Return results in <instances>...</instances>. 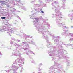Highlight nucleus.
<instances>
[{
    "mask_svg": "<svg viewBox=\"0 0 73 73\" xmlns=\"http://www.w3.org/2000/svg\"><path fill=\"white\" fill-rule=\"evenodd\" d=\"M1 19H2L3 20V19H5V17H1Z\"/></svg>",
    "mask_w": 73,
    "mask_h": 73,
    "instance_id": "1",
    "label": "nucleus"
},
{
    "mask_svg": "<svg viewBox=\"0 0 73 73\" xmlns=\"http://www.w3.org/2000/svg\"><path fill=\"white\" fill-rule=\"evenodd\" d=\"M41 12H42V13H44L43 11H41Z\"/></svg>",
    "mask_w": 73,
    "mask_h": 73,
    "instance_id": "2",
    "label": "nucleus"
},
{
    "mask_svg": "<svg viewBox=\"0 0 73 73\" xmlns=\"http://www.w3.org/2000/svg\"><path fill=\"white\" fill-rule=\"evenodd\" d=\"M0 55H1V53H0Z\"/></svg>",
    "mask_w": 73,
    "mask_h": 73,
    "instance_id": "3",
    "label": "nucleus"
},
{
    "mask_svg": "<svg viewBox=\"0 0 73 73\" xmlns=\"http://www.w3.org/2000/svg\"><path fill=\"white\" fill-rule=\"evenodd\" d=\"M23 43H24V42H23Z\"/></svg>",
    "mask_w": 73,
    "mask_h": 73,
    "instance_id": "4",
    "label": "nucleus"
},
{
    "mask_svg": "<svg viewBox=\"0 0 73 73\" xmlns=\"http://www.w3.org/2000/svg\"><path fill=\"white\" fill-rule=\"evenodd\" d=\"M72 28H73V27H72Z\"/></svg>",
    "mask_w": 73,
    "mask_h": 73,
    "instance_id": "5",
    "label": "nucleus"
}]
</instances>
